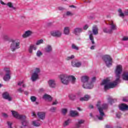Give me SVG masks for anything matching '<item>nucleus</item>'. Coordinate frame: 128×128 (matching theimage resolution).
Listing matches in <instances>:
<instances>
[{
  "label": "nucleus",
  "mask_w": 128,
  "mask_h": 128,
  "mask_svg": "<svg viewBox=\"0 0 128 128\" xmlns=\"http://www.w3.org/2000/svg\"><path fill=\"white\" fill-rule=\"evenodd\" d=\"M122 72V65H118L115 70V74L116 76V80L113 82H110L109 78H107L102 80L101 84L102 86H104V88L106 90L110 88H114L118 86V84L120 82V74Z\"/></svg>",
  "instance_id": "nucleus-1"
},
{
  "label": "nucleus",
  "mask_w": 128,
  "mask_h": 128,
  "mask_svg": "<svg viewBox=\"0 0 128 128\" xmlns=\"http://www.w3.org/2000/svg\"><path fill=\"white\" fill-rule=\"evenodd\" d=\"M96 106L100 112V116H97V118L100 120H104V117L106 116L104 110L108 108V104H102V105L100 102H98L96 104Z\"/></svg>",
  "instance_id": "nucleus-2"
},
{
  "label": "nucleus",
  "mask_w": 128,
  "mask_h": 128,
  "mask_svg": "<svg viewBox=\"0 0 128 128\" xmlns=\"http://www.w3.org/2000/svg\"><path fill=\"white\" fill-rule=\"evenodd\" d=\"M88 80H90V78L86 76H82L81 77V82H82L83 85L82 86L84 88H88L89 90H91L94 88V84L92 82H88Z\"/></svg>",
  "instance_id": "nucleus-3"
},
{
  "label": "nucleus",
  "mask_w": 128,
  "mask_h": 128,
  "mask_svg": "<svg viewBox=\"0 0 128 128\" xmlns=\"http://www.w3.org/2000/svg\"><path fill=\"white\" fill-rule=\"evenodd\" d=\"M40 72V68H36L34 69V72L32 74L31 76V80L32 82H36L37 80H38V74Z\"/></svg>",
  "instance_id": "nucleus-4"
},
{
  "label": "nucleus",
  "mask_w": 128,
  "mask_h": 128,
  "mask_svg": "<svg viewBox=\"0 0 128 128\" xmlns=\"http://www.w3.org/2000/svg\"><path fill=\"white\" fill-rule=\"evenodd\" d=\"M102 60H104L106 66L110 68L112 64V59L109 55H104L102 56Z\"/></svg>",
  "instance_id": "nucleus-5"
},
{
  "label": "nucleus",
  "mask_w": 128,
  "mask_h": 128,
  "mask_svg": "<svg viewBox=\"0 0 128 128\" xmlns=\"http://www.w3.org/2000/svg\"><path fill=\"white\" fill-rule=\"evenodd\" d=\"M59 78L62 84L66 85L68 84V74H61L60 75Z\"/></svg>",
  "instance_id": "nucleus-6"
},
{
  "label": "nucleus",
  "mask_w": 128,
  "mask_h": 128,
  "mask_svg": "<svg viewBox=\"0 0 128 128\" xmlns=\"http://www.w3.org/2000/svg\"><path fill=\"white\" fill-rule=\"evenodd\" d=\"M20 41H15L12 42L10 46L12 52H14L16 50H18L20 48Z\"/></svg>",
  "instance_id": "nucleus-7"
},
{
  "label": "nucleus",
  "mask_w": 128,
  "mask_h": 128,
  "mask_svg": "<svg viewBox=\"0 0 128 128\" xmlns=\"http://www.w3.org/2000/svg\"><path fill=\"white\" fill-rule=\"evenodd\" d=\"M4 72L5 75L3 78V79L5 82H8L10 80V68H5L4 69Z\"/></svg>",
  "instance_id": "nucleus-8"
},
{
  "label": "nucleus",
  "mask_w": 128,
  "mask_h": 128,
  "mask_svg": "<svg viewBox=\"0 0 128 128\" xmlns=\"http://www.w3.org/2000/svg\"><path fill=\"white\" fill-rule=\"evenodd\" d=\"M11 112L12 114V116L14 118H17L18 120H24V118H26V116L20 115L16 111L12 110L11 111Z\"/></svg>",
  "instance_id": "nucleus-9"
},
{
  "label": "nucleus",
  "mask_w": 128,
  "mask_h": 128,
  "mask_svg": "<svg viewBox=\"0 0 128 128\" xmlns=\"http://www.w3.org/2000/svg\"><path fill=\"white\" fill-rule=\"evenodd\" d=\"M50 34L52 36H56V38H60L62 36V32L60 30H56L50 32Z\"/></svg>",
  "instance_id": "nucleus-10"
},
{
  "label": "nucleus",
  "mask_w": 128,
  "mask_h": 128,
  "mask_svg": "<svg viewBox=\"0 0 128 128\" xmlns=\"http://www.w3.org/2000/svg\"><path fill=\"white\" fill-rule=\"evenodd\" d=\"M48 84L50 88H56V80L54 79H50L48 82Z\"/></svg>",
  "instance_id": "nucleus-11"
},
{
  "label": "nucleus",
  "mask_w": 128,
  "mask_h": 128,
  "mask_svg": "<svg viewBox=\"0 0 128 128\" xmlns=\"http://www.w3.org/2000/svg\"><path fill=\"white\" fill-rule=\"evenodd\" d=\"M2 98H4V100H8L9 102H10L12 100V98L10 96V94L8 92H4L2 94Z\"/></svg>",
  "instance_id": "nucleus-12"
},
{
  "label": "nucleus",
  "mask_w": 128,
  "mask_h": 128,
  "mask_svg": "<svg viewBox=\"0 0 128 128\" xmlns=\"http://www.w3.org/2000/svg\"><path fill=\"white\" fill-rule=\"evenodd\" d=\"M36 114L40 120H44L46 118V113L44 112H38Z\"/></svg>",
  "instance_id": "nucleus-13"
},
{
  "label": "nucleus",
  "mask_w": 128,
  "mask_h": 128,
  "mask_svg": "<svg viewBox=\"0 0 128 128\" xmlns=\"http://www.w3.org/2000/svg\"><path fill=\"white\" fill-rule=\"evenodd\" d=\"M32 34V30H27L24 32V33L22 35V37L23 38H28V36H30Z\"/></svg>",
  "instance_id": "nucleus-14"
},
{
  "label": "nucleus",
  "mask_w": 128,
  "mask_h": 128,
  "mask_svg": "<svg viewBox=\"0 0 128 128\" xmlns=\"http://www.w3.org/2000/svg\"><path fill=\"white\" fill-rule=\"evenodd\" d=\"M118 12L119 16H121V18H124V16H128V9L126 10L124 13L122 12V9H118Z\"/></svg>",
  "instance_id": "nucleus-15"
},
{
  "label": "nucleus",
  "mask_w": 128,
  "mask_h": 128,
  "mask_svg": "<svg viewBox=\"0 0 128 128\" xmlns=\"http://www.w3.org/2000/svg\"><path fill=\"white\" fill-rule=\"evenodd\" d=\"M42 121L40 120H35L32 121V124L34 126H42Z\"/></svg>",
  "instance_id": "nucleus-16"
},
{
  "label": "nucleus",
  "mask_w": 128,
  "mask_h": 128,
  "mask_svg": "<svg viewBox=\"0 0 128 128\" xmlns=\"http://www.w3.org/2000/svg\"><path fill=\"white\" fill-rule=\"evenodd\" d=\"M82 32V28H76L74 29V30L73 32L74 34H76V36H78L80 32Z\"/></svg>",
  "instance_id": "nucleus-17"
},
{
  "label": "nucleus",
  "mask_w": 128,
  "mask_h": 128,
  "mask_svg": "<svg viewBox=\"0 0 128 128\" xmlns=\"http://www.w3.org/2000/svg\"><path fill=\"white\" fill-rule=\"evenodd\" d=\"M68 78L69 84L70 82H71V84H74V82H76V77H74V76L72 75H68Z\"/></svg>",
  "instance_id": "nucleus-18"
},
{
  "label": "nucleus",
  "mask_w": 128,
  "mask_h": 128,
  "mask_svg": "<svg viewBox=\"0 0 128 128\" xmlns=\"http://www.w3.org/2000/svg\"><path fill=\"white\" fill-rule=\"evenodd\" d=\"M110 28L111 30H116V25L114 21H110Z\"/></svg>",
  "instance_id": "nucleus-19"
},
{
  "label": "nucleus",
  "mask_w": 128,
  "mask_h": 128,
  "mask_svg": "<svg viewBox=\"0 0 128 128\" xmlns=\"http://www.w3.org/2000/svg\"><path fill=\"white\" fill-rule=\"evenodd\" d=\"M84 124V120H78V122L76 123L75 125L76 128H80L82 124Z\"/></svg>",
  "instance_id": "nucleus-20"
},
{
  "label": "nucleus",
  "mask_w": 128,
  "mask_h": 128,
  "mask_svg": "<svg viewBox=\"0 0 128 128\" xmlns=\"http://www.w3.org/2000/svg\"><path fill=\"white\" fill-rule=\"evenodd\" d=\"M119 108L120 110H128V106L126 104H122L119 106Z\"/></svg>",
  "instance_id": "nucleus-21"
},
{
  "label": "nucleus",
  "mask_w": 128,
  "mask_h": 128,
  "mask_svg": "<svg viewBox=\"0 0 128 128\" xmlns=\"http://www.w3.org/2000/svg\"><path fill=\"white\" fill-rule=\"evenodd\" d=\"M36 48H38V47H36V45H30L28 48V52L30 54H32V50H36Z\"/></svg>",
  "instance_id": "nucleus-22"
},
{
  "label": "nucleus",
  "mask_w": 128,
  "mask_h": 128,
  "mask_svg": "<svg viewBox=\"0 0 128 128\" xmlns=\"http://www.w3.org/2000/svg\"><path fill=\"white\" fill-rule=\"evenodd\" d=\"M43 98H44V100H48V102H51V100H52V96L48 94H45L43 96Z\"/></svg>",
  "instance_id": "nucleus-23"
},
{
  "label": "nucleus",
  "mask_w": 128,
  "mask_h": 128,
  "mask_svg": "<svg viewBox=\"0 0 128 128\" xmlns=\"http://www.w3.org/2000/svg\"><path fill=\"white\" fill-rule=\"evenodd\" d=\"M70 28L68 26H66L64 28V34L66 36H68L70 32Z\"/></svg>",
  "instance_id": "nucleus-24"
},
{
  "label": "nucleus",
  "mask_w": 128,
  "mask_h": 128,
  "mask_svg": "<svg viewBox=\"0 0 128 128\" xmlns=\"http://www.w3.org/2000/svg\"><path fill=\"white\" fill-rule=\"evenodd\" d=\"M72 66H74V68H80V66H82V62H72Z\"/></svg>",
  "instance_id": "nucleus-25"
},
{
  "label": "nucleus",
  "mask_w": 128,
  "mask_h": 128,
  "mask_svg": "<svg viewBox=\"0 0 128 128\" xmlns=\"http://www.w3.org/2000/svg\"><path fill=\"white\" fill-rule=\"evenodd\" d=\"M90 98V95H85L84 97L80 98V102L88 100Z\"/></svg>",
  "instance_id": "nucleus-26"
},
{
  "label": "nucleus",
  "mask_w": 128,
  "mask_h": 128,
  "mask_svg": "<svg viewBox=\"0 0 128 128\" xmlns=\"http://www.w3.org/2000/svg\"><path fill=\"white\" fill-rule=\"evenodd\" d=\"M70 116H78V112L76 110L70 111Z\"/></svg>",
  "instance_id": "nucleus-27"
},
{
  "label": "nucleus",
  "mask_w": 128,
  "mask_h": 128,
  "mask_svg": "<svg viewBox=\"0 0 128 128\" xmlns=\"http://www.w3.org/2000/svg\"><path fill=\"white\" fill-rule=\"evenodd\" d=\"M122 78L124 80H128V72H124L122 75Z\"/></svg>",
  "instance_id": "nucleus-28"
},
{
  "label": "nucleus",
  "mask_w": 128,
  "mask_h": 128,
  "mask_svg": "<svg viewBox=\"0 0 128 128\" xmlns=\"http://www.w3.org/2000/svg\"><path fill=\"white\" fill-rule=\"evenodd\" d=\"M88 34H90L89 38L92 42V44H94V36H92V32H88Z\"/></svg>",
  "instance_id": "nucleus-29"
},
{
  "label": "nucleus",
  "mask_w": 128,
  "mask_h": 128,
  "mask_svg": "<svg viewBox=\"0 0 128 128\" xmlns=\"http://www.w3.org/2000/svg\"><path fill=\"white\" fill-rule=\"evenodd\" d=\"M92 32L94 35L98 34V27L96 26H93Z\"/></svg>",
  "instance_id": "nucleus-30"
},
{
  "label": "nucleus",
  "mask_w": 128,
  "mask_h": 128,
  "mask_svg": "<svg viewBox=\"0 0 128 128\" xmlns=\"http://www.w3.org/2000/svg\"><path fill=\"white\" fill-rule=\"evenodd\" d=\"M22 120V124L23 126H26L28 124V122L26 120V118L24 119L20 120Z\"/></svg>",
  "instance_id": "nucleus-31"
},
{
  "label": "nucleus",
  "mask_w": 128,
  "mask_h": 128,
  "mask_svg": "<svg viewBox=\"0 0 128 128\" xmlns=\"http://www.w3.org/2000/svg\"><path fill=\"white\" fill-rule=\"evenodd\" d=\"M45 50L46 52H50L52 50V46L50 45L47 46L45 48Z\"/></svg>",
  "instance_id": "nucleus-32"
},
{
  "label": "nucleus",
  "mask_w": 128,
  "mask_h": 128,
  "mask_svg": "<svg viewBox=\"0 0 128 128\" xmlns=\"http://www.w3.org/2000/svg\"><path fill=\"white\" fill-rule=\"evenodd\" d=\"M68 98L70 100H74L76 99V94H70L68 95Z\"/></svg>",
  "instance_id": "nucleus-33"
},
{
  "label": "nucleus",
  "mask_w": 128,
  "mask_h": 128,
  "mask_svg": "<svg viewBox=\"0 0 128 128\" xmlns=\"http://www.w3.org/2000/svg\"><path fill=\"white\" fill-rule=\"evenodd\" d=\"M44 44V40L40 39V40H38L36 43V46H40V44Z\"/></svg>",
  "instance_id": "nucleus-34"
},
{
  "label": "nucleus",
  "mask_w": 128,
  "mask_h": 128,
  "mask_svg": "<svg viewBox=\"0 0 128 128\" xmlns=\"http://www.w3.org/2000/svg\"><path fill=\"white\" fill-rule=\"evenodd\" d=\"M70 122H72V120H70V119H68L67 120L65 121L64 124V126H68Z\"/></svg>",
  "instance_id": "nucleus-35"
},
{
  "label": "nucleus",
  "mask_w": 128,
  "mask_h": 128,
  "mask_svg": "<svg viewBox=\"0 0 128 128\" xmlns=\"http://www.w3.org/2000/svg\"><path fill=\"white\" fill-rule=\"evenodd\" d=\"M7 6H9L10 8H12L13 10H16V7H14V6L12 5V3L9 2L7 4Z\"/></svg>",
  "instance_id": "nucleus-36"
},
{
  "label": "nucleus",
  "mask_w": 128,
  "mask_h": 128,
  "mask_svg": "<svg viewBox=\"0 0 128 128\" xmlns=\"http://www.w3.org/2000/svg\"><path fill=\"white\" fill-rule=\"evenodd\" d=\"M36 56H38V58H40V56H42V51L40 50H38L36 52Z\"/></svg>",
  "instance_id": "nucleus-37"
},
{
  "label": "nucleus",
  "mask_w": 128,
  "mask_h": 128,
  "mask_svg": "<svg viewBox=\"0 0 128 128\" xmlns=\"http://www.w3.org/2000/svg\"><path fill=\"white\" fill-rule=\"evenodd\" d=\"M72 48L73 50H78V47L76 46V44H72Z\"/></svg>",
  "instance_id": "nucleus-38"
},
{
  "label": "nucleus",
  "mask_w": 128,
  "mask_h": 128,
  "mask_svg": "<svg viewBox=\"0 0 128 128\" xmlns=\"http://www.w3.org/2000/svg\"><path fill=\"white\" fill-rule=\"evenodd\" d=\"M30 98L32 102H34L36 100V97L34 96H32Z\"/></svg>",
  "instance_id": "nucleus-39"
},
{
  "label": "nucleus",
  "mask_w": 128,
  "mask_h": 128,
  "mask_svg": "<svg viewBox=\"0 0 128 128\" xmlns=\"http://www.w3.org/2000/svg\"><path fill=\"white\" fill-rule=\"evenodd\" d=\"M7 124L8 126V128H12V122H10V121H8L7 122Z\"/></svg>",
  "instance_id": "nucleus-40"
},
{
  "label": "nucleus",
  "mask_w": 128,
  "mask_h": 128,
  "mask_svg": "<svg viewBox=\"0 0 128 128\" xmlns=\"http://www.w3.org/2000/svg\"><path fill=\"white\" fill-rule=\"evenodd\" d=\"M72 58H74V55H72L71 56H69L66 58L67 60H72Z\"/></svg>",
  "instance_id": "nucleus-41"
},
{
  "label": "nucleus",
  "mask_w": 128,
  "mask_h": 128,
  "mask_svg": "<svg viewBox=\"0 0 128 128\" xmlns=\"http://www.w3.org/2000/svg\"><path fill=\"white\" fill-rule=\"evenodd\" d=\"M56 107H52L50 109V112H56Z\"/></svg>",
  "instance_id": "nucleus-42"
},
{
  "label": "nucleus",
  "mask_w": 128,
  "mask_h": 128,
  "mask_svg": "<svg viewBox=\"0 0 128 128\" xmlns=\"http://www.w3.org/2000/svg\"><path fill=\"white\" fill-rule=\"evenodd\" d=\"M62 112L63 114H66V113L68 112V110L66 108H63L62 110Z\"/></svg>",
  "instance_id": "nucleus-43"
},
{
  "label": "nucleus",
  "mask_w": 128,
  "mask_h": 128,
  "mask_svg": "<svg viewBox=\"0 0 128 128\" xmlns=\"http://www.w3.org/2000/svg\"><path fill=\"white\" fill-rule=\"evenodd\" d=\"M116 118H120V116H122V113L118 112L116 114Z\"/></svg>",
  "instance_id": "nucleus-44"
},
{
  "label": "nucleus",
  "mask_w": 128,
  "mask_h": 128,
  "mask_svg": "<svg viewBox=\"0 0 128 128\" xmlns=\"http://www.w3.org/2000/svg\"><path fill=\"white\" fill-rule=\"evenodd\" d=\"M122 40H124V42H126V40H128V36H124L122 38Z\"/></svg>",
  "instance_id": "nucleus-45"
},
{
  "label": "nucleus",
  "mask_w": 128,
  "mask_h": 128,
  "mask_svg": "<svg viewBox=\"0 0 128 128\" xmlns=\"http://www.w3.org/2000/svg\"><path fill=\"white\" fill-rule=\"evenodd\" d=\"M88 24H86L83 27V30H88Z\"/></svg>",
  "instance_id": "nucleus-46"
},
{
  "label": "nucleus",
  "mask_w": 128,
  "mask_h": 128,
  "mask_svg": "<svg viewBox=\"0 0 128 128\" xmlns=\"http://www.w3.org/2000/svg\"><path fill=\"white\" fill-rule=\"evenodd\" d=\"M2 116H3V118H8V114H6V113H3L2 114Z\"/></svg>",
  "instance_id": "nucleus-47"
},
{
  "label": "nucleus",
  "mask_w": 128,
  "mask_h": 128,
  "mask_svg": "<svg viewBox=\"0 0 128 128\" xmlns=\"http://www.w3.org/2000/svg\"><path fill=\"white\" fill-rule=\"evenodd\" d=\"M94 82H96V77H93L92 78V82H92V84H94Z\"/></svg>",
  "instance_id": "nucleus-48"
},
{
  "label": "nucleus",
  "mask_w": 128,
  "mask_h": 128,
  "mask_svg": "<svg viewBox=\"0 0 128 128\" xmlns=\"http://www.w3.org/2000/svg\"><path fill=\"white\" fill-rule=\"evenodd\" d=\"M24 83V81H20V82H18V86H22V84Z\"/></svg>",
  "instance_id": "nucleus-49"
},
{
  "label": "nucleus",
  "mask_w": 128,
  "mask_h": 128,
  "mask_svg": "<svg viewBox=\"0 0 128 128\" xmlns=\"http://www.w3.org/2000/svg\"><path fill=\"white\" fill-rule=\"evenodd\" d=\"M18 92H24V90L22 88H19L18 90Z\"/></svg>",
  "instance_id": "nucleus-50"
},
{
  "label": "nucleus",
  "mask_w": 128,
  "mask_h": 128,
  "mask_svg": "<svg viewBox=\"0 0 128 128\" xmlns=\"http://www.w3.org/2000/svg\"><path fill=\"white\" fill-rule=\"evenodd\" d=\"M32 116H34V118H36V116H38V114L36 115L34 112H32Z\"/></svg>",
  "instance_id": "nucleus-51"
},
{
  "label": "nucleus",
  "mask_w": 128,
  "mask_h": 128,
  "mask_svg": "<svg viewBox=\"0 0 128 128\" xmlns=\"http://www.w3.org/2000/svg\"><path fill=\"white\" fill-rule=\"evenodd\" d=\"M104 32H110L108 30V28H105L104 29Z\"/></svg>",
  "instance_id": "nucleus-52"
},
{
  "label": "nucleus",
  "mask_w": 128,
  "mask_h": 128,
  "mask_svg": "<svg viewBox=\"0 0 128 128\" xmlns=\"http://www.w3.org/2000/svg\"><path fill=\"white\" fill-rule=\"evenodd\" d=\"M66 16H72V12H68L66 13Z\"/></svg>",
  "instance_id": "nucleus-53"
},
{
  "label": "nucleus",
  "mask_w": 128,
  "mask_h": 128,
  "mask_svg": "<svg viewBox=\"0 0 128 128\" xmlns=\"http://www.w3.org/2000/svg\"><path fill=\"white\" fill-rule=\"evenodd\" d=\"M0 2L1 4H3V6H6V3L4 2H2V0H0Z\"/></svg>",
  "instance_id": "nucleus-54"
},
{
  "label": "nucleus",
  "mask_w": 128,
  "mask_h": 128,
  "mask_svg": "<svg viewBox=\"0 0 128 128\" xmlns=\"http://www.w3.org/2000/svg\"><path fill=\"white\" fill-rule=\"evenodd\" d=\"M122 100L123 102H128V99L126 98H123Z\"/></svg>",
  "instance_id": "nucleus-55"
},
{
  "label": "nucleus",
  "mask_w": 128,
  "mask_h": 128,
  "mask_svg": "<svg viewBox=\"0 0 128 128\" xmlns=\"http://www.w3.org/2000/svg\"><path fill=\"white\" fill-rule=\"evenodd\" d=\"M53 105L58 104V101L56 100L52 103Z\"/></svg>",
  "instance_id": "nucleus-56"
},
{
  "label": "nucleus",
  "mask_w": 128,
  "mask_h": 128,
  "mask_svg": "<svg viewBox=\"0 0 128 128\" xmlns=\"http://www.w3.org/2000/svg\"><path fill=\"white\" fill-rule=\"evenodd\" d=\"M26 84H24V83H23L22 84V87L24 88H26Z\"/></svg>",
  "instance_id": "nucleus-57"
},
{
  "label": "nucleus",
  "mask_w": 128,
  "mask_h": 128,
  "mask_svg": "<svg viewBox=\"0 0 128 128\" xmlns=\"http://www.w3.org/2000/svg\"><path fill=\"white\" fill-rule=\"evenodd\" d=\"M94 48H95V46H92L90 47V50H94Z\"/></svg>",
  "instance_id": "nucleus-58"
},
{
  "label": "nucleus",
  "mask_w": 128,
  "mask_h": 128,
  "mask_svg": "<svg viewBox=\"0 0 128 128\" xmlns=\"http://www.w3.org/2000/svg\"><path fill=\"white\" fill-rule=\"evenodd\" d=\"M89 108H94V106L92 105H90L89 106Z\"/></svg>",
  "instance_id": "nucleus-59"
},
{
  "label": "nucleus",
  "mask_w": 128,
  "mask_h": 128,
  "mask_svg": "<svg viewBox=\"0 0 128 128\" xmlns=\"http://www.w3.org/2000/svg\"><path fill=\"white\" fill-rule=\"evenodd\" d=\"M106 128H112V127L110 126H108V125H106Z\"/></svg>",
  "instance_id": "nucleus-60"
},
{
  "label": "nucleus",
  "mask_w": 128,
  "mask_h": 128,
  "mask_svg": "<svg viewBox=\"0 0 128 128\" xmlns=\"http://www.w3.org/2000/svg\"><path fill=\"white\" fill-rule=\"evenodd\" d=\"M70 8H76V6L72 5V6H70Z\"/></svg>",
  "instance_id": "nucleus-61"
},
{
  "label": "nucleus",
  "mask_w": 128,
  "mask_h": 128,
  "mask_svg": "<svg viewBox=\"0 0 128 128\" xmlns=\"http://www.w3.org/2000/svg\"><path fill=\"white\" fill-rule=\"evenodd\" d=\"M90 116H92V113L90 114Z\"/></svg>",
  "instance_id": "nucleus-62"
},
{
  "label": "nucleus",
  "mask_w": 128,
  "mask_h": 128,
  "mask_svg": "<svg viewBox=\"0 0 128 128\" xmlns=\"http://www.w3.org/2000/svg\"><path fill=\"white\" fill-rule=\"evenodd\" d=\"M78 110H82L80 108H78Z\"/></svg>",
  "instance_id": "nucleus-63"
},
{
  "label": "nucleus",
  "mask_w": 128,
  "mask_h": 128,
  "mask_svg": "<svg viewBox=\"0 0 128 128\" xmlns=\"http://www.w3.org/2000/svg\"><path fill=\"white\" fill-rule=\"evenodd\" d=\"M40 90H44V89L43 88H41V89H40Z\"/></svg>",
  "instance_id": "nucleus-64"
}]
</instances>
